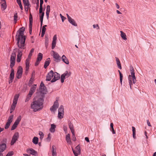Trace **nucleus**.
<instances>
[{"instance_id": "obj_64", "label": "nucleus", "mask_w": 156, "mask_h": 156, "mask_svg": "<svg viewBox=\"0 0 156 156\" xmlns=\"http://www.w3.org/2000/svg\"><path fill=\"white\" fill-rule=\"evenodd\" d=\"M132 128L133 133H136V130H135V128L133 126H132Z\"/></svg>"}, {"instance_id": "obj_20", "label": "nucleus", "mask_w": 156, "mask_h": 156, "mask_svg": "<svg viewBox=\"0 0 156 156\" xmlns=\"http://www.w3.org/2000/svg\"><path fill=\"white\" fill-rule=\"evenodd\" d=\"M52 156H56V148L54 145H53L52 147Z\"/></svg>"}, {"instance_id": "obj_43", "label": "nucleus", "mask_w": 156, "mask_h": 156, "mask_svg": "<svg viewBox=\"0 0 156 156\" xmlns=\"http://www.w3.org/2000/svg\"><path fill=\"white\" fill-rule=\"evenodd\" d=\"M110 126L111 127V128L112 129V130H111L112 131L113 134H115V132L114 130V128H113V123H112L110 124Z\"/></svg>"}, {"instance_id": "obj_38", "label": "nucleus", "mask_w": 156, "mask_h": 156, "mask_svg": "<svg viewBox=\"0 0 156 156\" xmlns=\"http://www.w3.org/2000/svg\"><path fill=\"white\" fill-rule=\"evenodd\" d=\"M76 151L78 152V154H76L74 153V155L75 156H78V154H80V147H78V146L76 147Z\"/></svg>"}, {"instance_id": "obj_40", "label": "nucleus", "mask_w": 156, "mask_h": 156, "mask_svg": "<svg viewBox=\"0 0 156 156\" xmlns=\"http://www.w3.org/2000/svg\"><path fill=\"white\" fill-rule=\"evenodd\" d=\"M118 72L119 73V76H120V83L121 84H122V77H123V76L122 73H121V72L120 70H118Z\"/></svg>"}, {"instance_id": "obj_25", "label": "nucleus", "mask_w": 156, "mask_h": 156, "mask_svg": "<svg viewBox=\"0 0 156 156\" xmlns=\"http://www.w3.org/2000/svg\"><path fill=\"white\" fill-rule=\"evenodd\" d=\"M66 139L67 142L69 144L71 143V138L70 137V135L69 134H68L66 135Z\"/></svg>"}, {"instance_id": "obj_52", "label": "nucleus", "mask_w": 156, "mask_h": 156, "mask_svg": "<svg viewBox=\"0 0 156 156\" xmlns=\"http://www.w3.org/2000/svg\"><path fill=\"white\" fill-rule=\"evenodd\" d=\"M14 153L12 151L9 152L6 156H12L13 154Z\"/></svg>"}, {"instance_id": "obj_2", "label": "nucleus", "mask_w": 156, "mask_h": 156, "mask_svg": "<svg viewBox=\"0 0 156 156\" xmlns=\"http://www.w3.org/2000/svg\"><path fill=\"white\" fill-rule=\"evenodd\" d=\"M44 99L42 98H40L37 100L33 101L31 105V107L34 112H37L42 109L43 108Z\"/></svg>"}, {"instance_id": "obj_1", "label": "nucleus", "mask_w": 156, "mask_h": 156, "mask_svg": "<svg viewBox=\"0 0 156 156\" xmlns=\"http://www.w3.org/2000/svg\"><path fill=\"white\" fill-rule=\"evenodd\" d=\"M25 28L22 27L17 32L16 39L17 41V44L19 48L24 49L26 48L25 44L26 37L24 36Z\"/></svg>"}, {"instance_id": "obj_12", "label": "nucleus", "mask_w": 156, "mask_h": 156, "mask_svg": "<svg viewBox=\"0 0 156 156\" xmlns=\"http://www.w3.org/2000/svg\"><path fill=\"white\" fill-rule=\"evenodd\" d=\"M30 24L29 25V33L31 34L32 31V23L33 22V18L31 15L30 14L29 16Z\"/></svg>"}, {"instance_id": "obj_47", "label": "nucleus", "mask_w": 156, "mask_h": 156, "mask_svg": "<svg viewBox=\"0 0 156 156\" xmlns=\"http://www.w3.org/2000/svg\"><path fill=\"white\" fill-rule=\"evenodd\" d=\"M39 134L40 136V139L41 140H42L43 138L44 134L41 131H39Z\"/></svg>"}, {"instance_id": "obj_62", "label": "nucleus", "mask_w": 156, "mask_h": 156, "mask_svg": "<svg viewBox=\"0 0 156 156\" xmlns=\"http://www.w3.org/2000/svg\"><path fill=\"white\" fill-rule=\"evenodd\" d=\"M45 87L44 85V83H43V82H41L40 85V87Z\"/></svg>"}, {"instance_id": "obj_61", "label": "nucleus", "mask_w": 156, "mask_h": 156, "mask_svg": "<svg viewBox=\"0 0 156 156\" xmlns=\"http://www.w3.org/2000/svg\"><path fill=\"white\" fill-rule=\"evenodd\" d=\"M40 62V61H38L37 60V61L35 64V66H37L39 64Z\"/></svg>"}, {"instance_id": "obj_8", "label": "nucleus", "mask_w": 156, "mask_h": 156, "mask_svg": "<svg viewBox=\"0 0 156 156\" xmlns=\"http://www.w3.org/2000/svg\"><path fill=\"white\" fill-rule=\"evenodd\" d=\"M54 54L53 55V58L55 59V60L57 62H58L61 60V57L58 54L54 51H52Z\"/></svg>"}, {"instance_id": "obj_3", "label": "nucleus", "mask_w": 156, "mask_h": 156, "mask_svg": "<svg viewBox=\"0 0 156 156\" xmlns=\"http://www.w3.org/2000/svg\"><path fill=\"white\" fill-rule=\"evenodd\" d=\"M129 70L130 72L131 75H129L128 76V80L130 88L131 89L132 85H133V84L135 83L136 80L134 70L133 67L132 66H130Z\"/></svg>"}, {"instance_id": "obj_50", "label": "nucleus", "mask_w": 156, "mask_h": 156, "mask_svg": "<svg viewBox=\"0 0 156 156\" xmlns=\"http://www.w3.org/2000/svg\"><path fill=\"white\" fill-rule=\"evenodd\" d=\"M16 105V104H14L13 103H12L11 106L10 111H11V110H14L15 109Z\"/></svg>"}, {"instance_id": "obj_33", "label": "nucleus", "mask_w": 156, "mask_h": 156, "mask_svg": "<svg viewBox=\"0 0 156 156\" xmlns=\"http://www.w3.org/2000/svg\"><path fill=\"white\" fill-rule=\"evenodd\" d=\"M32 95L31 94H30L29 93V94L27 95L26 97V98L25 100V102L28 101L31 98V97L32 96Z\"/></svg>"}, {"instance_id": "obj_28", "label": "nucleus", "mask_w": 156, "mask_h": 156, "mask_svg": "<svg viewBox=\"0 0 156 156\" xmlns=\"http://www.w3.org/2000/svg\"><path fill=\"white\" fill-rule=\"evenodd\" d=\"M11 72L10 74L9 79H14V71L13 69H11Z\"/></svg>"}, {"instance_id": "obj_60", "label": "nucleus", "mask_w": 156, "mask_h": 156, "mask_svg": "<svg viewBox=\"0 0 156 156\" xmlns=\"http://www.w3.org/2000/svg\"><path fill=\"white\" fill-rule=\"evenodd\" d=\"M63 129L64 131L66 132V133L67 131V128L66 126H64Z\"/></svg>"}, {"instance_id": "obj_19", "label": "nucleus", "mask_w": 156, "mask_h": 156, "mask_svg": "<svg viewBox=\"0 0 156 156\" xmlns=\"http://www.w3.org/2000/svg\"><path fill=\"white\" fill-rule=\"evenodd\" d=\"M30 59L27 58L26 61V71H28L29 68V61Z\"/></svg>"}, {"instance_id": "obj_5", "label": "nucleus", "mask_w": 156, "mask_h": 156, "mask_svg": "<svg viewBox=\"0 0 156 156\" xmlns=\"http://www.w3.org/2000/svg\"><path fill=\"white\" fill-rule=\"evenodd\" d=\"M19 137V133L17 132H16L14 134L11 141L10 144L11 145H13L15 143Z\"/></svg>"}, {"instance_id": "obj_55", "label": "nucleus", "mask_w": 156, "mask_h": 156, "mask_svg": "<svg viewBox=\"0 0 156 156\" xmlns=\"http://www.w3.org/2000/svg\"><path fill=\"white\" fill-rule=\"evenodd\" d=\"M50 7L49 5H48L46 8V12H50Z\"/></svg>"}, {"instance_id": "obj_54", "label": "nucleus", "mask_w": 156, "mask_h": 156, "mask_svg": "<svg viewBox=\"0 0 156 156\" xmlns=\"http://www.w3.org/2000/svg\"><path fill=\"white\" fill-rule=\"evenodd\" d=\"M60 16L62 19V22H63L64 20L66 19V18L65 17L63 16L61 14H60Z\"/></svg>"}, {"instance_id": "obj_42", "label": "nucleus", "mask_w": 156, "mask_h": 156, "mask_svg": "<svg viewBox=\"0 0 156 156\" xmlns=\"http://www.w3.org/2000/svg\"><path fill=\"white\" fill-rule=\"evenodd\" d=\"M58 112L64 113V107L63 105H61L60 106V108L58 109Z\"/></svg>"}, {"instance_id": "obj_29", "label": "nucleus", "mask_w": 156, "mask_h": 156, "mask_svg": "<svg viewBox=\"0 0 156 156\" xmlns=\"http://www.w3.org/2000/svg\"><path fill=\"white\" fill-rule=\"evenodd\" d=\"M121 36L122 38L124 40H126L127 39L126 34L123 32L120 31Z\"/></svg>"}, {"instance_id": "obj_31", "label": "nucleus", "mask_w": 156, "mask_h": 156, "mask_svg": "<svg viewBox=\"0 0 156 156\" xmlns=\"http://www.w3.org/2000/svg\"><path fill=\"white\" fill-rule=\"evenodd\" d=\"M43 57V55L41 53H39L37 55V60L39 61H41Z\"/></svg>"}, {"instance_id": "obj_53", "label": "nucleus", "mask_w": 156, "mask_h": 156, "mask_svg": "<svg viewBox=\"0 0 156 156\" xmlns=\"http://www.w3.org/2000/svg\"><path fill=\"white\" fill-rule=\"evenodd\" d=\"M35 72L34 70L33 72H32V73L31 74V78L30 79H34V76H35Z\"/></svg>"}, {"instance_id": "obj_22", "label": "nucleus", "mask_w": 156, "mask_h": 156, "mask_svg": "<svg viewBox=\"0 0 156 156\" xmlns=\"http://www.w3.org/2000/svg\"><path fill=\"white\" fill-rule=\"evenodd\" d=\"M69 22L71 23L72 25L75 26H77V24L76 23L75 20L72 19L71 18H70V19L68 20Z\"/></svg>"}, {"instance_id": "obj_48", "label": "nucleus", "mask_w": 156, "mask_h": 156, "mask_svg": "<svg viewBox=\"0 0 156 156\" xmlns=\"http://www.w3.org/2000/svg\"><path fill=\"white\" fill-rule=\"evenodd\" d=\"M65 77L66 76H65L63 74L61 75V83H63L64 82V80L65 79Z\"/></svg>"}, {"instance_id": "obj_41", "label": "nucleus", "mask_w": 156, "mask_h": 156, "mask_svg": "<svg viewBox=\"0 0 156 156\" xmlns=\"http://www.w3.org/2000/svg\"><path fill=\"white\" fill-rule=\"evenodd\" d=\"M34 48H32L31 50L30 53L28 55V57L27 58H29V59H30L32 55V53L34 52Z\"/></svg>"}, {"instance_id": "obj_34", "label": "nucleus", "mask_w": 156, "mask_h": 156, "mask_svg": "<svg viewBox=\"0 0 156 156\" xmlns=\"http://www.w3.org/2000/svg\"><path fill=\"white\" fill-rule=\"evenodd\" d=\"M14 115H12L7 120V122L9 123H11L13 119V118Z\"/></svg>"}, {"instance_id": "obj_18", "label": "nucleus", "mask_w": 156, "mask_h": 156, "mask_svg": "<svg viewBox=\"0 0 156 156\" xmlns=\"http://www.w3.org/2000/svg\"><path fill=\"white\" fill-rule=\"evenodd\" d=\"M61 59L66 64H69V61L68 59L64 55H63L62 56Z\"/></svg>"}, {"instance_id": "obj_51", "label": "nucleus", "mask_w": 156, "mask_h": 156, "mask_svg": "<svg viewBox=\"0 0 156 156\" xmlns=\"http://www.w3.org/2000/svg\"><path fill=\"white\" fill-rule=\"evenodd\" d=\"M10 123L7 122L5 126V129H8L10 125Z\"/></svg>"}, {"instance_id": "obj_46", "label": "nucleus", "mask_w": 156, "mask_h": 156, "mask_svg": "<svg viewBox=\"0 0 156 156\" xmlns=\"http://www.w3.org/2000/svg\"><path fill=\"white\" fill-rule=\"evenodd\" d=\"M72 134V140H73L74 141H75L76 140V138L75 136V133L73 131V132H71Z\"/></svg>"}, {"instance_id": "obj_6", "label": "nucleus", "mask_w": 156, "mask_h": 156, "mask_svg": "<svg viewBox=\"0 0 156 156\" xmlns=\"http://www.w3.org/2000/svg\"><path fill=\"white\" fill-rule=\"evenodd\" d=\"M59 105L57 100L55 101L53 106L50 108V110L51 112H55L58 108Z\"/></svg>"}, {"instance_id": "obj_37", "label": "nucleus", "mask_w": 156, "mask_h": 156, "mask_svg": "<svg viewBox=\"0 0 156 156\" xmlns=\"http://www.w3.org/2000/svg\"><path fill=\"white\" fill-rule=\"evenodd\" d=\"M64 112H58V119H61L63 117Z\"/></svg>"}, {"instance_id": "obj_4", "label": "nucleus", "mask_w": 156, "mask_h": 156, "mask_svg": "<svg viewBox=\"0 0 156 156\" xmlns=\"http://www.w3.org/2000/svg\"><path fill=\"white\" fill-rule=\"evenodd\" d=\"M21 117L20 115L17 118L15 122H14L11 128V130H12L15 129L17 126L20 122L21 120Z\"/></svg>"}, {"instance_id": "obj_45", "label": "nucleus", "mask_w": 156, "mask_h": 156, "mask_svg": "<svg viewBox=\"0 0 156 156\" xmlns=\"http://www.w3.org/2000/svg\"><path fill=\"white\" fill-rule=\"evenodd\" d=\"M15 63V61H10V67L11 69L14 66Z\"/></svg>"}, {"instance_id": "obj_24", "label": "nucleus", "mask_w": 156, "mask_h": 156, "mask_svg": "<svg viewBox=\"0 0 156 156\" xmlns=\"http://www.w3.org/2000/svg\"><path fill=\"white\" fill-rule=\"evenodd\" d=\"M116 61V62L117 64L118 67L120 69H122L121 65L120 62V61L118 58L117 57H115Z\"/></svg>"}, {"instance_id": "obj_58", "label": "nucleus", "mask_w": 156, "mask_h": 156, "mask_svg": "<svg viewBox=\"0 0 156 156\" xmlns=\"http://www.w3.org/2000/svg\"><path fill=\"white\" fill-rule=\"evenodd\" d=\"M42 10H43V7H42L40 6V9H39V13H42Z\"/></svg>"}, {"instance_id": "obj_7", "label": "nucleus", "mask_w": 156, "mask_h": 156, "mask_svg": "<svg viewBox=\"0 0 156 156\" xmlns=\"http://www.w3.org/2000/svg\"><path fill=\"white\" fill-rule=\"evenodd\" d=\"M54 72L53 71L51 70L47 75L46 80V81H50L54 76Z\"/></svg>"}, {"instance_id": "obj_63", "label": "nucleus", "mask_w": 156, "mask_h": 156, "mask_svg": "<svg viewBox=\"0 0 156 156\" xmlns=\"http://www.w3.org/2000/svg\"><path fill=\"white\" fill-rule=\"evenodd\" d=\"M45 43L46 46L47 47L48 44V39L45 40Z\"/></svg>"}, {"instance_id": "obj_30", "label": "nucleus", "mask_w": 156, "mask_h": 156, "mask_svg": "<svg viewBox=\"0 0 156 156\" xmlns=\"http://www.w3.org/2000/svg\"><path fill=\"white\" fill-rule=\"evenodd\" d=\"M1 8L3 10H4L6 9L7 7V5L6 2H4V3H1Z\"/></svg>"}, {"instance_id": "obj_49", "label": "nucleus", "mask_w": 156, "mask_h": 156, "mask_svg": "<svg viewBox=\"0 0 156 156\" xmlns=\"http://www.w3.org/2000/svg\"><path fill=\"white\" fill-rule=\"evenodd\" d=\"M14 20L15 23H16L17 20L18 15L17 13H16L14 14Z\"/></svg>"}, {"instance_id": "obj_15", "label": "nucleus", "mask_w": 156, "mask_h": 156, "mask_svg": "<svg viewBox=\"0 0 156 156\" xmlns=\"http://www.w3.org/2000/svg\"><path fill=\"white\" fill-rule=\"evenodd\" d=\"M17 48L14 49L10 57V61H15L16 57V52L17 51Z\"/></svg>"}, {"instance_id": "obj_27", "label": "nucleus", "mask_w": 156, "mask_h": 156, "mask_svg": "<svg viewBox=\"0 0 156 156\" xmlns=\"http://www.w3.org/2000/svg\"><path fill=\"white\" fill-rule=\"evenodd\" d=\"M40 92L41 93L45 94L46 92V87H40Z\"/></svg>"}, {"instance_id": "obj_16", "label": "nucleus", "mask_w": 156, "mask_h": 156, "mask_svg": "<svg viewBox=\"0 0 156 156\" xmlns=\"http://www.w3.org/2000/svg\"><path fill=\"white\" fill-rule=\"evenodd\" d=\"M36 87V84H34L33 85L30 89L29 93H30V94H31L33 95V93L35 91Z\"/></svg>"}, {"instance_id": "obj_23", "label": "nucleus", "mask_w": 156, "mask_h": 156, "mask_svg": "<svg viewBox=\"0 0 156 156\" xmlns=\"http://www.w3.org/2000/svg\"><path fill=\"white\" fill-rule=\"evenodd\" d=\"M19 97V94H16L15 95L14 97V99L13 100V103L14 104H16L18 99Z\"/></svg>"}, {"instance_id": "obj_13", "label": "nucleus", "mask_w": 156, "mask_h": 156, "mask_svg": "<svg viewBox=\"0 0 156 156\" xmlns=\"http://www.w3.org/2000/svg\"><path fill=\"white\" fill-rule=\"evenodd\" d=\"M27 152L30 153L33 155L36 156L37 155V152L32 148L27 149L26 151Z\"/></svg>"}, {"instance_id": "obj_11", "label": "nucleus", "mask_w": 156, "mask_h": 156, "mask_svg": "<svg viewBox=\"0 0 156 156\" xmlns=\"http://www.w3.org/2000/svg\"><path fill=\"white\" fill-rule=\"evenodd\" d=\"M23 72V69L21 66H19L16 73V77L19 79L21 77Z\"/></svg>"}, {"instance_id": "obj_10", "label": "nucleus", "mask_w": 156, "mask_h": 156, "mask_svg": "<svg viewBox=\"0 0 156 156\" xmlns=\"http://www.w3.org/2000/svg\"><path fill=\"white\" fill-rule=\"evenodd\" d=\"M54 78H53L51 81V82H55L59 80L60 78V74L57 72H55L54 73Z\"/></svg>"}, {"instance_id": "obj_26", "label": "nucleus", "mask_w": 156, "mask_h": 156, "mask_svg": "<svg viewBox=\"0 0 156 156\" xmlns=\"http://www.w3.org/2000/svg\"><path fill=\"white\" fill-rule=\"evenodd\" d=\"M56 128L55 125L52 124L51 125V127L50 129L49 130L51 133H54L55 131V129Z\"/></svg>"}, {"instance_id": "obj_57", "label": "nucleus", "mask_w": 156, "mask_h": 156, "mask_svg": "<svg viewBox=\"0 0 156 156\" xmlns=\"http://www.w3.org/2000/svg\"><path fill=\"white\" fill-rule=\"evenodd\" d=\"M93 26V28H95L97 27V29H99V26L98 25V24H96V25L94 24Z\"/></svg>"}, {"instance_id": "obj_39", "label": "nucleus", "mask_w": 156, "mask_h": 156, "mask_svg": "<svg viewBox=\"0 0 156 156\" xmlns=\"http://www.w3.org/2000/svg\"><path fill=\"white\" fill-rule=\"evenodd\" d=\"M23 2L24 6H28L30 5V4L28 0H23Z\"/></svg>"}, {"instance_id": "obj_21", "label": "nucleus", "mask_w": 156, "mask_h": 156, "mask_svg": "<svg viewBox=\"0 0 156 156\" xmlns=\"http://www.w3.org/2000/svg\"><path fill=\"white\" fill-rule=\"evenodd\" d=\"M50 61H50V58H48L47 59V60L45 61V62L44 63V67L45 69H46L47 67L49 66V65L50 64Z\"/></svg>"}, {"instance_id": "obj_9", "label": "nucleus", "mask_w": 156, "mask_h": 156, "mask_svg": "<svg viewBox=\"0 0 156 156\" xmlns=\"http://www.w3.org/2000/svg\"><path fill=\"white\" fill-rule=\"evenodd\" d=\"M18 54L17 55V58L16 59V61L18 62H20L21 59L22 55V51H20L19 49H17Z\"/></svg>"}, {"instance_id": "obj_17", "label": "nucleus", "mask_w": 156, "mask_h": 156, "mask_svg": "<svg viewBox=\"0 0 156 156\" xmlns=\"http://www.w3.org/2000/svg\"><path fill=\"white\" fill-rule=\"evenodd\" d=\"M6 147V145L5 144L3 143L0 144V153L4 151Z\"/></svg>"}, {"instance_id": "obj_32", "label": "nucleus", "mask_w": 156, "mask_h": 156, "mask_svg": "<svg viewBox=\"0 0 156 156\" xmlns=\"http://www.w3.org/2000/svg\"><path fill=\"white\" fill-rule=\"evenodd\" d=\"M38 138L37 137L35 136L33 138V139L32 142L34 144H38Z\"/></svg>"}, {"instance_id": "obj_35", "label": "nucleus", "mask_w": 156, "mask_h": 156, "mask_svg": "<svg viewBox=\"0 0 156 156\" xmlns=\"http://www.w3.org/2000/svg\"><path fill=\"white\" fill-rule=\"evenodd\" d=\"M69 128L70 129L71 132H73V131L74 132V130L73 129V124L71 122H70L69 124Z\"/></svg>"}, {"instance_id": "obj_44", "label": "nucleus", "mask_w": 156, "mask_h": 156, "mask_svg": "<svg viewBox=\"0 0 156 156\" xmlns=\"http://www.w3.org/2000/svg\"><path fill=\"white\" fill-rule=\"evenodd\" d=\"M51 134L50 133H49L48 134L47 137L46 139V141L47 142H50L51 140Z\"/></svg>"}, {"instance_id": "obj_14", "label": "nucleus", "mask_w": 156, "mask_h": 156, "mask_svg": "<svg viewBox=\"0 0 156 156\" xmlns=\"http://www.w3.org/2000/svg\"><path fill=\"white\" fill-rule=\"evenodd\" d=\"M57 39V35H55L53 38V40L51 44V48L52 49H53L56 46Z\"/></svg>"}, {"instance_id": "obj_59", "label": "nucleus", "mask_w": 156, "mask_h": 156, "mask_svg": "<svg viewBox=\"0 0 156 156\" xmlns=\"http://www.w3.org/2000/svg\"><path fill=\"white\" fill-rule=\"evenodd\" d=\"M46 30V29L45 27H43L42 28L41 32H44L45 33Z\"/></svg>"}, {"instance_id": "obj_56", "label": "nucleus", "mask_w": 156, "mask_h": 156, "mask_svg": "<svg viewBox=\"0 0 156 156\" xmlns=\"http://www.w3.org/2000/svg\"><path fill=\"white\" fill-rule=\"evenodd\" d=\"M25 6V11L26 12H27L28 10V8L30 7V5H29L28 6Z\"/></svg>"}, {"instance_id": "obj_36", "label": "nucleus", "mask_w": 156, "mask_h": 156, "mask_svg": "<svg viewBox=\"0 0 156 156\" xmlns=\"http://www.w3.org/2000/svg\"><path fill=\"white\" fill-rule=\"evenodd\" d=\"M63 74L66 77V78H67L70 76L71 73L70 72H69L68 71H66Z\"/></svg>"}]
</instances>
